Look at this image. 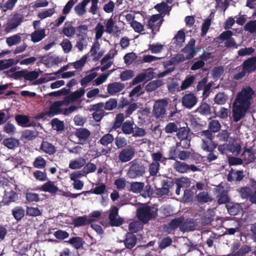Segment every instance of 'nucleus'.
<instances>
[{"instance_id": "f257e3e1", "label": "nucleus", "mask_w": 256, "mask_h": 256, "mask_svg": "<svg viewBox=\"0 0 256 256\" xmlns=\"http://www.w3.org/2000/svg\"><path fill=\"white\" fill-rule=\"evenodd\" d=\"M254 91L250 87L243 88L238 93L232 104V117L235 122L244 118L250 109Z\"/></svg>"}, {"instance_id": "f03ea898", "label": "nucleus", "mask_w": 256, "mask_h": 256, "mask_svg": "<svg viewBox=\"0 0 256 256\" xmlns=\"http://www.w3.org/2000/svg\"><path fill=\"white\" fill-rule=\"evenodd\" d=\"M130 167L127 172V176L130 178H135L143 176L146 172V168L142 162H138L136 160L130 162L129 163Z\"/></svg>"}, {"instance_id": "7ed1b4c3", "label": "nucleus", "mask_w": 256, "mask_h": 256, "mask_svg": "<svg viewBox=\"0 0 256 256\" xmlns=\"http://www.w3.org/2000/svg\"><path fill=\"white\" fill-rule=\"evenodd\" d=\"M136 216L140 221L144 224H147L153 218V213L150 206L145 204L138 208Z\"/></svg>"}, {"instance_id": "20e7f679", "label": "nucleus", "mask_w": 256, "mask_h": 256, "mask_svg": "<svg viewBox=\"0 0 256 256\" xmlns=\"http://www.w3.org/2000/svg\"><path fill=\"white\" fill-rule=\"evenodd\" d=\"M39 74L35 70L29 72L26 69L16 72L12 74V78L15 80L24 78L26 81L30 82L36 80Z\"/></svg>"}, {"instance_id": "39448f33", "label": "nucleus", "mask_w": 256, "mask_h": 256, "mask_svg": "<svg viewBox=\"0 0 256 256\" xmlns=\"http://www.w3.org/2000/svg\"><path fill=\"white\" fill-rule=\"evenodd\" d=\"M135 153L134 148L131 145H128L123 148L119 152L118 160L122 163L128 162L133 158Z\"/></svg>"}, {"instance_id": "423d86ee", "label": "nucleus", "mask_w": 256, "mask_h": 256, "mask_svg": "<svg viewBox=\"0 0 256 256\" xmlns=\"http://www.w3.org/2000/svg\"><path fill=\"white\" fill-rule=\"evenodd\" d=\"M168 102L166 100H160L155 102L152 112L156 118H163L166 113V106Z\"/></svg>"}, {"instance_id": "0eeeda50", "label": "nucleus", "mask_w": 256, "mask_h": 256, "mask_svg": "<svg viewBox=\"0 0 256 256\" xmlns=\"http://www.w3.org/2000/svg\"><path fill=\"white\" fill-rule=\"evenodd\" d=\"M198 102V98L191 92L184 94L181 98L182 106L188 110L194 108Z\"/></svg>"}, {"instance_id": "6e6552de", "label": "nucleus", "mask_w": 256, "mask_h": 256, "mask_svg": "<svg viewBox=\"0 0 256 256\" xmlns=\"http://www.w3.org/2000/svg\"><path fill=\"white\" fill-rule=\"evenodd\" d=\"M160 14H153L150 16L148 22L146 26L148 28L152 30L153 35L155 34L157 32L159 31L162 24V21L160 20Z\"/></svg>"}, {"instance_id": "1a4fd4ad", "label": "nucleus", "mask_w": 256, "mask_h": 256, "mask_svg": "<svg viewBox=\"0 0 256 256\" xmlns=\"http://www.w3.org/2000/svg\"><path fill=\"white\" fill-rule=\"evenodd\" d=\"M118 208L116 206L112 207L109 215L108 219L110 225L112 226H121L124 222V218H117L118 216Z\"/></svg>"}, {"instance_id": "9d476101", "label": "nucleus", "mask_w": 256, "mask_h": 256, "mask_svg": "<svg viewBox=\"0 0 256 256\" xmlns=\"http://www.w3.org/2000/svg\"><path fill=\"white\" fill-rule=\"evenodd\" d=\"M64 105V102L56 101L50 105L48 110L43 112V114H47L49 117L54 116L55 115L60 114L62 112L61 106Z\"/></svg>"}, {"instance_id": "9b49d317", "label": "nucleus", "mask_w": 256, "mask_h": 256, "mask_svg": "<svg viewBox=\"0 0 256 256\" xmlns=\"http://www.w3.org/2000/svg\"><path fill=\"white\" fill-rule=\"evenodd\" d=\"M228 150L236 156L240 155L242 150L241 144L236 142L234 138H230L228 144H226Z\"/></svg>"}, {"instance_id": "f8f14e48", "label": "nucleus", "mask_w": 256, "mask_h": 256, "mask_svg": "<svg viewBox=\"0 0 256 256\" xmlns=\"http://www.w3.org/2000/svg\"><path fill=\"white\" fill-rule=\"evenodd\" d=\"M196 40L192 38L188 42V44L182 50V52L187 54L186 56V60H190L193 58L196 54V50L195 48Z\"/></svg>"}, {"instance_id": "ddd939ff", "label": "nucleus", "mask_w": 256, "mask_h": 256, "mask_svg": "<svg viewBox=\"0 0 256 256\" xmlns=\"http://www.w3.org/2000/svg\"><path fill=\"white\" fill-rule=\"evenodd\" d=\"M242 68L248 74L256 72V56L245 60L242 64Z\"/></svg>"}, {"instance_id": "4468645a", "label": "nucleus", "mask_w": 256, "mask_h": 256, "mask_svg": "<svg viewBox=\"0 0 256 256\" xmlns=\"http://www.w3.org/2000/svg\"><path fill=\"white\" fill-rule=\"evenodd\" d=\"M74 136L77 137L80 140V144H84L88 140L90 136V132L86 128H76L74 132Z\"/></svg>"}, {"instance_id": "2eb2a0df", "label": "nucleus", "mask_w": 256, "mask_h": 256, "mask_svg": "<svg viewBox=\"0 0 256 256\" xmlns=\"http://www.w3.org/2000/svg\"><path fill=\"white\" fill-rule=\"evenodd\" d=\"M244 176L242 170H238L234 172L233 168H231L228 174L227 180L229 182L232 181L240 182L244 178Z\"/></svg>"}, {"instance_id": "dca6fc26", "label": "nucleus", "mask_w": 256, "mask_h": 256, "mask_svg": "<svg viewBox=\"0 0 256 256\" xmlns=\"http://www.w3.org/2000/svg\"><path fill=\"white\" fill-rule=\"evenodd\" d=\"M18 200V194L14 190H10L5 193L2 200L4 205L8 206L12 202H14Z\"/></svg>"}, {"instance_id": "f3484780", "label": "nucleus", "mask_w": 256, "mask_h": 256, "mask_svg": "<svg viewBox=\"0 0 256 256\" xmlns=\"http://www.w3.org/2000/svg\"><path fill=\"white\" fill-rule=\"evenodd\" d=\"M124 87L125 86L124 84L114 82L108 84L107 91L110 95H114L121 92Z\"/></svg>"}, {"instance_id": "a211bd4d", "label": "nucleus", "mask_w": 256, "mask_h": 256, "mask_svg": "<svg viewBox=\"0 0 256 256\" xmlns=\"http://www.w3.org/2000/svg\"><path fill=\"white\" fill-rule=\"evenodd\" d=\"M123 242L126 248L132 249L136 246L137 238L134 234L128 232L126 234V238Z\"/></svg>"}, {"instance_id": "6ab92c4d", "label": "nucleus", "mask_w": 256, "mask_h": 256, "mask_svg": "<svg viewBox=\"0 0 256 256\" xmlns=\"http://www.w3.org/2000/svg\"><path fill=\"white\" fill-rule=\"evenodd\" d=\"M22 16L19 14H15L12 20L8 24V26L6 28L7 32H10L12 30L18 26L22 22Z\"/></svg>"}, {"instance_id": "aec40b11", "label": "nucleus", "mask_w": 256, "mask_h": 256, "mask_svg": "<svg viewBox=\"0 0 256 256\" xmlns=\"http://www.w3.org/2000/svg\"><path fill=\"white\" fill-rule=\"evenodd\" d=\"M62 33L66 37L72 38L76 34V28L72 26V22H66L62 28Z\"/></svg>"}, {"instance_id": "412c9836", "label": "nucleus", "mask_w": 256, "mask_h": 256, "mask_svg": "<svg viewBox=\"0 0 256 256\" xmlns=\"http://www.w3.org/2000/svg\"><path fill=\"white\" fill-rule=\"evenodd\" d=\"M46 36V30L44 28L35 30L30 34L31 40L34 42H38L44 39Z\"/></svg>"}, {"instance_id": "4be33fe9", "label": "nucleus", "mask_w": 256, "mask_h": 256, "mask_svg": "<svg viewBox=\"0 0 256 256\" xmlns=\"http://www.w3.org/2000/svg\"><path fill=\"white\" fill-rule=\"evenodd\" d=\"M12 214L14 218L17 221H20L25 216V210L21 206H16L12 208Z\"/></svg>"}, {"instance_id": "5701e85b", "label": "nucleus", "mask_w": 256, "mask_h": 256, "mask_svg": "<svg viewBox=\"0 0 256 256\" xmlns=\"http://www.w3.org/2000/svg\"><path fill=\"white\" fill-rule=\"evenodd\" d=\"M41 191L48 192L52 194H54L58 190V188L54 185V182L48 181L44 183L40 188Z\"/></svg>"}, {"instance_id": "b1692460", "label": "nucleus", "mask_w": 256, "mask_h": 256, "mask_svg": "<svg viewBox=\"0 0 256 256\" xmlns=\"http://www.w3.org/2000/svg\"><path fill=\"white\" fill-rule=\"evenodd\" d=\"M184 220V218L180 216L178 218H175L172 220L170 223L168 224L167 229L170 230L168 232H170L172 230H174L177 229L178 228L182 227V221Z\"/></svg>"}, {"instance_id": "393cba45", "label": "nucleus", "mask_w": 256, "mask_h": 256, "mask_svg": "<svg viewBox=\"0 0 256 256\" xmlns=\"http://www.w3.org/2000/svg\"><path fill=\"white\" fill-rule=\"evenodd\" d=\"M202 149L206 152H211L215 150L218 144L213 140H202Z\"/></svg>"}, {"instance_id": "a878e982", "label": "nucleus", "mask_w": 256, "mask_h": 256, "mask_svg": "<svg viewBox=\"0 0 256 256\" xmlns=\"http://www.w3.org/2000/svg\"><path fill=\"white\" fill-rule=\"evenodd\" d=\"M40 150L50 155L54 154L56 152L55 146L47 141L43 140L40 146Z\"/></svg>"}, {"instance_id": "bb28decb", "label": "nucleus", "mask_w": 256, "mask_h": 256, "mask_svg": "<svg viewBox=\"0 0 256 256\" xmlns=\"http://www.w3.org/2000/svg\"><path fill=\"white\" fill-rule=\"evenodd\" d=\"M134 124L132 120H127L124 122L122 126V130L125 134H133L134 132Z\"/></svg>"}, {"instance_id": "cd10ccee", "label": "nucleus", "mask_w": 256, "mask_h": 256, "mask_svg": "<svg viewBox=\"0 0 256 256\" xmlns=\"http://www.w3.org/2000/svg\"><path fill=\"white\" fill-rule=\"evenodd\" d=\"M92 220L88 219L86 216H77L73 219V224L75 227H80L81 226H86L91 223Z\"/></svg>"}, {"instance_id": "c85d7f7f", "label": "nucleus", "mask_w": 256, "mask_h": 256, "mask_svg": "<svg viewBox=\"0 0 256 256\" xmlns=\"http://www.w3.org/2000/svg\"><path fill=\"white\" fill-rule=\"evenodd\" d=\"M196 112L200 113L204 116H208L212 114L211 107L209 104L202 102L196 108Z\"/></svg>"}, {"instance_id": "c756f323", "label": "nucleus", "mask_w": 256, "mask_h": 256, "mask_svg": "<svg viewBox=\"0 0 256 256\" xmlns=\"http://www.w3.org/2000/svg\"><path fill=\"white\" fill-rule=\"evenodd\" d=\"M255 154L251 148H244L242 156L244 161L252 162L255 160Z\"/></svg>"}, {"instance_id": "7c9ffc66", "label": "nucleus", "mask_w": 256, "mask_h": 256, "mask_svg": "<svg viewBox=\"0 0 256 256\" xmlns=\"http://www.w3.org/2000/svg\"><path fill=\"white\" fill-rule=\"evenodd\" d=\"M85 164V159L82 157H79L76 160L70 161L69 164V168L72 170L79 169L84 166Z\"/></svg>"}, {"instance_id": "2f4dec72", "label": "nucleus", "mask_w": 256, "mask_h": 256, "mask_svg": "<svg viewBox=\"0 0 256 256\" xmlns=\"http://www.w3.org/2000/svg\"><path fill=\"white\" fill-rule=\"evenodd\" d=\"M173 168L176 172L184 174L188 171V164L184 162L176 160L174 164Z\"/></svg>"}, {"instance_id": "473e14b6", "label": "nucleus", "mask_w": 256, "mask_h": 256, "mask_svg": "<svg viewBox=\"0 0 256 256\" xmlns=\"http://www.w3.org/2000/svg\"><path fill=\"white\" fill-rule=\"evenodd\" d=\"M195 225L192 220L186 219L182 221L180 230L182 232H190L194 230Z\"/></svg>"}, {"instance_id": "72a5a7b5", "label": "nucleus", "mask_w": 256, "mask_h": 256, "mask_svg": "<svg viewBox=\"0 0 256 256\" xmlns=\"http://www.w3.org/2000/svg\"><path fill=\"white\" fill-rule=\"evenodd\" d=\"M24 34H17L8 37L6 39V42L9 46H12L18 44L21 41L22 37L20 36Z\"/></svg>"}, {"instance_id": "f704fd0d", "label": "nucleus", "mask_w": 256, "mask_h": 256, "mask_svg": "<svg viewBox=\"0 0 256 256\" xmlns=\"http://www.w3.org/2000/svg\"><path fill=\"white\" fill-rule=\"evenodd\" d=\"M252 250V248L248 244H243L238 250L236 252L230 254L228 256H245Z\"/></svg>"}, {"instance_id": "c9c22d12", "label": "nucleus", "mask_w": 256, "mask_h": 256, "mask_svg": "<svg viewBox=\"0 0 256 256\" xmlns=\"http://www.w3.org/2000/svg\"><path fill=\"white\" fill-rule=\"evenodd\" d=\"M15 120L18 124L22 126L26 127L29 125L28 124L30 122V117L28 116L18 114L15 117Z\"/></svg>"}, {"instance_id": "e433bc0d", "label": "nucleus", "mask_w": 256, "mask_h": 256, "mask_svg": "<svg viewBox=\"0 0 256 256\" xmlns=\"http://www.w3.org/2000/svg\"><path fill=\"white\" fill-rule=\"evenodd\" d=\"M113 57V56H112L110 54H107L100 60V64L102 65H103L101 68L100 70L102 72H104L108 68H109L112 65V62H108V60L112 58Z\"/></svg>"}, {"instance_id": "4c0bfd02", "label": "nucleus", "mask_w": 256, "mask_h": 256, "mask_svg": "<svg viewBox=\"0 0 256 256\" xmlns=\"http://www.w3.org/2000/svg\"><path fill=\"white\" fill-rule=\"evenodd\" d=\"M174 44L176 46H182L185 40V33L180 30L173 38Z\"/></svg>"}, {"instance_id": "58836bf2", "label": "nucleus", "mask_w": 256, "mask_h": 256, "mask_svg": "<svg viewBox=\"0 0 256 256\" xmlns=\"http://www.w3.org/2000/svg\"><path fill=\"white\" fill-rule=\"evenodd\" d=\"M162 84V82L160 80H156L148 82L146 86L147 92H151L155 90Z\"/></svg>"}, {"instance_id": "ea45409f", "label": "nucleus", "mask_w": 256, "mask_h": 256, "mask_svg": "<svg viewBox=\"0 0 256 256\" xmlns=\"http://www.w3.org/2000/svg\"><path fill=\"white\" fill-rule=\"evenodd\" d=\"M114 140V138L112 134L110 133L104 134L98 141V143L101 144L103 146H108L109 144H112Z\"/></svg>"}, {"instance_id": "a19ab883", "label": "nucleus", "mask_w": 256, "mask_h": 256, "mask_svg": "<svg viewBox=\"0 0 256 256\" xmlns=\"http://www.w3.org/2000/svg\"><path fill=\"white\" fill-rule=\"evenodd\" d=\"M2 142L4 146L10 149H14L19 144V142L18 140L12 138L4 139Z\"/></svg>"}, {"instance_id": "79ce46f5", "label": "nucleus", "mask_w": 256, "mask_h": 256, "mask_svg": "<svg viewBox=\"0 0 256 256\" xmlns=\"http://www.w3.org/2000/svg\"><path fill=\"white\" fill-rule=\"evenodd\" d=\"M88 26L86 24H82L76 28V37H87Z\"/></svg>"}, {"instance_id": "37998d69", "label": "nucleus", "mask_w": 256, "mask_h": 256, "mask_svg": "<svg viewBox=\"0 0 256 256\" xmlns=\"http://www.w3.org/2000/svg\"><path fill=\"white\" fill-rule=\"evenodd\" d=\"M160 169V164L152 162L148 165V172L152 176H156Z\"/></svg>"}, {"instance_id": "c03bdc74", "label": "nucleus", "mask_w": 256, "mask_h": 256, "mask_svg": "<svg viewBox=\"0 0 256 256\" xmlns=\"http://www.w3.org/2000/svg\"><path fill=\"white\" fill-rule=\"evenodd\" d=\"M197 200L200 203H206L208 202H212V198L208 196L207 192H200L196 196Z\"/></svg>"}, {"instance_id": "a18cd8bd", "label": "nucleus", "mask_w": 256, "mask_h": 256, "mask_svg": "<svg viewBox=\"0 0 256 256\" xmlns=\"http://www.w3.org/2000/svg\"><path fill=\"white\" fill-rule=\"evenodd\" d=\"M66 242L71 244L76 249H79L83 246V241L81 238L79 236L72 237Z\"/></svg>"}, {"instance_id": "49530a36", "label": "nucleus", "mask_w": 256, "mask_h": 256, "mask_svg": "<svg viewBox=\"0 0 256 256\" xmlns=\"http://www.w3.org/2000/svg\"><path fill=\"white\" fill-rule=\"evenodd\" d=\"M38 136L37 132L36 130H26L22 132V138L27 140H32Z\"/></svg>"}, {"instance_id": "de8ad7c7", "label": "nucleus", "mask_w": 256, "mask_h": 256, "mask_svg": "<svg viewBox=\"0 0 256 256\" xmlns=\"http://www.w3.org/2000/svg\"><path fill=\"white\" fill-rule=\"evenodd\" d=\"M118 106V101L114 98H110L104 104V110H112Z\"/></svg>"}, {"instance_id": "09e8293b", "label": "nucleus", "mask_w": 256, "mask_h": 256, "mask_svg": "<svg viewBox=\"0 0 256 256\" xmlns=\"http://www.w3.org/2000/svg\"><path fill=\"white\" fill-rule=\"evenodd\" d=\"M52 127L57 132H62L64 128V122L55 118L52 120L51 122Z\"/></svg>"}, {"instance_id": "8fccbe9b", "label": "nucleus", "mask_w": 256, "mask_h": 256, "mask_svg": "<svg viewBox=\"0 0 256 256\" xmlns=\"http://www.w3.org/2000/svg\"><path fill=\"white\" fill-rule=\"evenodd\" d=\"M190 131L188 126L180 128L177 131L176 136L180 140L188 138Z\"/></svg>"}, {"instance_id": "3c124183", "label": "nucleus", "mask_w": 256, "mask_h": 256, "mask_svg": "<svg viewBox=\"0 0 256 256\" xmlns=\"http://www.w3.org/2000/svg\"><path fill=\"white\" fill-rule=\"evenodd\" d=\"M195 77L194 76H190L186 77L185 80L182 81L180 86L181 90H185L188 88L194 82Z\"/></svg>"}, {"instance_id": "603ef678", "label": "nucleus", "mask_w": 256, "mask_h": 256, "mask_svg": "<svg viewBox=\"0 0 256 256\" xmlns=\"http://www.w3.org/2000/svg\"><path fill=\"white\" fill-rule=\"evenodd\" d=\"M228 100V97L224 92H218L217 94L214 98V102L218 104H224Z\"/></svg>"}, {"instance_id": "864d4df0", "label": "nucleus", "mask_w": 256, "mask_h": 256, "mask_svg": "<svg viewBox=\"0 0 256 256\" xmlns=\"http://www.w3.org/2000/svg\"><path fill=\"white\" fill-rule=\"evenodd\" d=\"M221 128V125L218 120H212L208 123V128L213 132H218Z\"/></svg>"}, {"instance_id": "5fc2aeb1", "label": "nucleus", "mask_w": 256, "mask_h": 256, "mask_svg": "<svg viewBox=\"0 0 256 256\" xmlns=\"http://www.w3.org/2000/svg\"><path fill=\"white\" fill-rule=\"evenodd\" d=\"M144 186L143 182H133L130 184V190L134 193H139L143 190Z\"/></svg>"}, {"instance_id": "6e6d98bb", "label": "nucleus", "mask_w": 256, "mask_h": 256, "mask_svg": "<svg viewBox=\"0 0 256 256\" xmlns=\"http://www.w3.org/2000/svg\"><path fill=\"white\" fill-rule=\"evenodd\" d=\"M154 8L160 13H166L171 10V7L169 6L167 4L164 2L158 4Z\"/></svg>"}, {"instance_id": "4d7b16f0", "label": "nucleus", "mask_w": 256, "mask_h": 256, "mask_svg": "<svg viewBox=\"0 0 256 256\" xmlns=\"http://www.w3.org/2000/svg\"><path fill=\"white\" fill-rule=\"evenodd\" d=\"M114 143L118 148H125L127 144V140L124 137L118 136L114 138Z\"/></svg>"}, {"instance_id": "13d9d810", "label": "nucleus", "mask_w": 256, "mask_h": 256, "mask_svg": "<svg viewBox=\"0 0 256 256\" xmlns=\"http://www.w3.org/2000/svg\"><path fill=\"white\" fill-rule=\"evenodd\" d=\"M190 178L182 177L178 178L176 180V185L180 186L182 188H188L190 185Z\"/></svg>"}, {"instance_id": "bf43d9fd", "label": "nucleus", "mask_w": 256, "mask_h": 256, "mask_svg": "<svg viewBox=\"0 0 256 256\" xmlns=\"http://www.w3.org/2000/svg\"><path fill=\"white\" fill-rule=\"evenodd\" d=\"M98 75L96 72H93L85 77L83 78L80 80V84L82 86H86L88 83L93 80Z\"/></svg>"}, {"instance_id": "052dcab7", "label": "nucleus", "mask_w": 256, "mask_h": 256, "mask_svg": "<svg viewBox=\"0 0 256 256\" xmlns=\"http://www.w3.org/2000/svg\"><path fill=\"white\" fill-rule=\"evenodd\" d=\"M211 18H208L206 20H204V22L202 24L201 28V36H204L206 35L211 25Z\"/></svg>"}, {"instance_id": "680f3d73", "label": "nucleus", "mask_w": 256, "mask_h": 256, "mask_svg": "<svg viewBox=\"0 0 256 256\" xmlns=\"http://www.w3.org/2000/svg\"><path fill=\"white\" fill-rule=\"evenodd\" d=\"M86 176V174L84 172V170L82 169V170L74 171L72 172L70 174V178L71 180L76 181V180H78Z\"/></svg>"}, {"instance_id": "e2e57ef3", "label": "nucleus", "mask_w": 256, "mask_h": 256, "mask_svg": "<svg viewBox=\"0 0 256 256\" xmlns=\"http://www.w3.org/2000/svg\"><path fill=\"white\" fill-rule=\"evenodd\" d=\"M142 228V224L138 221H134L130 222L128 226L130 232L132 234L138 232L140 229Z\"/></svg>"}, {"instance_id": "0e129e2a", "label": "nucleus", "mask_w": 256, "mask_h": 256, "mask_svg": "<svg viewBox=\"0 0 256 256\" xmlns=\"http://www.w3.org/2000/svg\"><path fill=\"white\" fill-rule=\"evenodd\" d=\"M14 64V60L12 58L0 60V70L8 68L12 66Z\"/></svg>"}, {"instance_id": "69168bd1", "label": "nucleus", "mask_w": 256, "mask_h": 256, "mask_svg": "<svg viewBox=\"0 0 256 256\" xmlns=\"http://www.w3.org/2000/svg\"><path fill=\"white\" fill-rule=\"evenodd\" d=\"M244 30L251 34L256 33V20L247 22L244 26Z\"/></svg>"}, {"instance_id": "338daca9", "label": "nucleus", "mask_w": 256, "mask_h": 256, "mask_svg": "<svg viewBox=\"0 0 256 256\" xmlns=\"http://www.w3.org/2000/svg\"><path fill=\"white\" fill-rule=\"evenodd\" d=\"M26 215L31 216H36L41 215L42 213L38 208L28 206L26 210Z\"/></svg>"}, {"instance_id": "774afa93", "label": "nucleus", "mask_w": 256, "mask_h": 256, "mask_svg": "<svg viewBox=\"0 0 256 256\" xmlns=\"http://www.w3.org/2000/svg\"><path fill=\"white\" fill-rule=\"evenodd\" d=\"M240 196L242 198H250V196L252 194V190L248 187H244L240 189L239 191Z\"/></svg>"}]
</instances>
